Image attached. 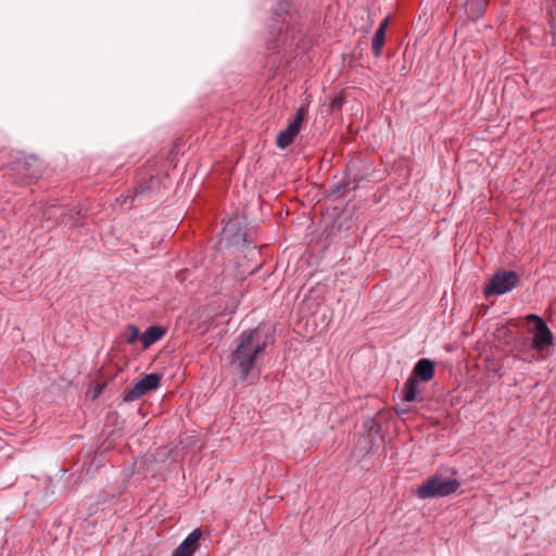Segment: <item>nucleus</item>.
<instances>
[{"instance_id":"obj_4","label":"nucleus","mask_w":556,"mask_h":556,"mask_svg":"<svg viewBox=\"0 0 556 556\" xmlns=\"http://www.w3.org/2000/svg\"><path fill=\"white\" fill-rule=\"evenodd\" d=\"M223 240L227 243H251L258 240L253 227H242L238 219H231L223 228Z\"/></svg>"},{"instance_id":"obj_9","label":"nucleus","mask_w":556,"mask_h":556,"mask_svg":"<svg viewBox=\"0 0 556 556\" xmlns=\"http://www.w3.org/2000/svg\"><path fill=\"white\" fill-rule=\"evenodd\" d=\"M202 536L201 529H194L185 540L175 548L173 556H192L199 547V541Z\"/></svg>"},{"instance_id":"obj_11","label":"nucleus","mask_w":556,"mask_h":556,"mask_svg":"<svg viewBox=\"0 0 556 556\" xmlns=\"http://www.w3.org/2000/svg\"><path fill=\"white\" fill-rule=\"evenodd\" d=\"M389 25V17L384 18L378 29L375 33V36L371 41V50L375 58H380L382 53V48L386 41V31Z\"/></svg>"},{"instance_id":"obj_13","label":"nucleus","mask_w":556,"mask_h":556,"mask_svg":"<svg viewBox=\"0 0 556 556\" xmlns=\"http://www.w3.org/2000/svg\"><path fill=\"white\" fill-rule=\"evenodd\" d=\"M418 384H419V381L416 379V377H410V376L408 377V379L404 383V387L402 390L403 399L406 402H413L416 400V397L419 393Z\"/></svg>"},{"instance_id":"obj_14","label":"nucleus","mask_w":556,"mask_h":556,"mask_svg":"<svg viewBox=\"0 0 556 556\" xmlns=\"http://www.w3.org/2000/svg\"><path fill=\"white\" fill-rule=\"evenodd\" d=\"M290 7L289 0H279L274 9L275 22H283L285 16L289 13Z\"/></svg>"},{"instance_id":"obj_2","label":"nucleus","mask_w":556,"mask_h":556,"mask_svg":"<svg viewBox=\"0 0 556 556\" xmlns=\"http://www.w3.org/2000/svg\"><path fill=\"white\" fill-rule=\"evenodd\" d=\"M459 488L458 480L435 475L418 486L417 495L424 500L443 497L456 493Z\"/></svg>"},{"instance_id":"obj_16","label":"nucleus","mask_w":556,"mask_h":556,"mask_svg":"<svg viewBox=\"0 0 556 556\" xmlns=\"http://www.w3.org/2000/svg\"><path fill=\"white\" fill-rule=\"evenodd\" d=\"M101 392V388L96 389V393L99 394Z\"/></svg>"},{"instance_id":"obj_10","label":"nucleus","mask_w":556,"mask_h":556,"mask_svg":"<svg viewBox=\"0 0 556 556\" xmlns=\"http://www.w3.org/2000/svg\"><path fill=\"white\" fill-rule=\"evenodd\" d=\"M434 375V363L429 358H420L414 369L410 377H416L418 381H430Z\"/></svg>"},{"instance_id":"obj_15","label":"nucleus","mask_w":556,"mask_h":556,"mask_svg":"<svg viewBox=\"0 0 556 556\" xmlns=\"http://www.w3.org/2000/svg\"><path fill=\"white\" fill-rule=\"evenodd\" d=\"M127 331L126 342L129 344L135 343L141 337L139 328L135 325H129Z\"/></svg>"},{"instance_id":"obj_7","label":"nucleus","mask_w":556,"mask_h":556,"mask_svg":"<svg viewBox=\"0 0 556 556\" xmlns=\"http://www.w3.org/2000/svg\"><path fill=\"white\" fill-rule=\"evenodd\" d=\"M307 116V108L306 106H300L296 110L295 116L292 122H290L287 127L281 130L277 138H276V146L280 149H286L289 147L296 135L301 130L302 123Z\"/></svg>"},{"instance_id":"obj_8","label":"nucleus","mask_w":556,"mask_h":556,"mask_svg":"<svg viewBox=\"0 0 556 556\" xmlns=\"http://www.w3.org/2000/svg\"><path fill=\"white\" fill-rule=\"evenodd\" d=\"M13 170L27 178L28 182L37 181L41 177V164L34 155H22L13 165Z\"/></svg>"},{"instance_id":"obj_12","label":"nucleus","mask_w":556,"mask_h":556,"mask_svg":"<svg viewBox=\"0 0 556 556\" xmlns=\"http://www.w3.org/2000/svg\"><path fill=\"white\" fill-rule=\"evenodd\" d=\"M165 333L166 329L162 326L154 325L148 327L140 337L143 348L147 349L151 346L152 344L161 340Z\"/></svg>"},{"instance_id":"obj_1","label":"nucleus","mask_w":556,"mask_h":556,"mask_svg":"<svg viewBox=\"0 0 556 556\" xmlns=\"http://www.w3.org/2000/svg\"><path fill=\"white\" fill-rule=\"evenodd\" d=\"M276 341V330L269 325L242 331L237 338V346L230 354V365L238 375V381L245 386L254 384L262 372L263 357L268 346Z\"/></svg>"},{"instance_id":"obj_3","label":"nucleus","mask_w":556,"mask_h":556,"mask_svg":"<svg viewBox=\"0 0 556 556\" xmlns=\"http://www.w3.org/2000/svg\"><path fill=\"white\" fill-rule=\"evenodd\" d=\"M517 282L518 275L514 270L497 271L485 285L483 293L486 298L491 295H503L511 291Z\"/></svg>"},{"instance_id":"obj_5","label":"nucleus","mask_w":556,"mask_h":556,"mask_svg":"<svg viewBox=\"0 0 556 556\" xmlns=\"http://www.w3.org/2000/svg\"><path fill=\"white\" fill-rule=\"evenodd\" d=\"M527 320L532 324V328L530 329L533 334L532 346L538 351H544L551 346L554 337L544 319L539 315L530 314L527 316Z\"/></svg>"},{"instance_id":"obj_6","label":"nucleus","mask_w":556,"mask_h":556,"mask_svg":"<svg viewBox=\"0 0 556 556\" xmlns=\"http://www.w3.org/2000/svg\"><path fill=\"white\" fill-rule=\"evenodd\" d=\"M161 379L162 375L157 372H151L143 376L125 392L123 396L124 402H134L148 392L156 390L160 386Z\"/></svg>"}]
</instances>
